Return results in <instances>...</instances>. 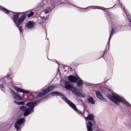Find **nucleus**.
I'll list each match as a JSON object with an SVG mask.
<instances>
[{
	"label": "nucleus",
	"mask_w": 131,
	"mask_h": 131,
	"mask_svg": "<svg viewBox=\"0 0 131 131\" xmlns=\"http://www.w3.org/2000/svg\"><path fill=\"white\" fill-rule=\"evenodd\" d=\"M88 101L91 103V104H94L95 103V101L94 100L93 98L92 97H90L88 99Z\"/></svg>",
	"instance_id": "nucleus-17"
},
{
	"label": "nucleus",
	"mask_w": 131,
	"mask_h": 131,
	"mask_svg": "<svg viewBox=\"0 0 131 131\" xmlns=\"http://www.w3.org/2000/svg\"><path fill=\"white\" fill-rule=\"evenodd\" d=\"M0 88L3 91L4 90V88L2 85H1V86H0Z\"/></svg>",
	"instance_id": "nucleus-27"
},
{
	"label": "nucleus",
	"mask_w": 131,
	"mask_h": 131,
	"mask_svg": "<svg viewBox=\"0 0 131 131\" xmlns=\"http://www.w3.org/2000/svg\"><path fill=\"white\" fill-rule=\"evenodd\" d=\"M34 24L32 22L30 21H28L25 25V26L29 28H32Z\"/></svg>",
	"instance_id": "nucleus-9"
},
{
	"label": "nucleus",
	"mask_w": 131,
	"mask_h": 131,
	"mask_svg": "<svg viewBox=\"0 0 131 131\" xmlns=\"http://www.w3.org/2000/svg\"><path fill=\"white\" fill-rule=\"evenodd\" d=\"M69 79L70 81L75 83L77 80L78 79L74 76L70 75L69 77Z\"/></svg>",
	"instance_id": "nucleus-10"
},
{
	"label": "nucleus",
	"mask_w": 131,
	"mask_h": 131,
	"mask_svg": "<svg viewBox=\"0 0 131 131\" xmlns=\"http://www.w3.org/2000/svg\"><path fill=\"white\" fill-rule=\"evenodd\" d=\"M30 92V91L28 90H23V93H28Z\"/></svg>",
	"instance_id": "nucleus-26"
},
{
	"label": "nucleus",
	"mask_w": 131,
	"mask_h": 131,
	"mask_svg": "<svg viewBox=\"0 0 131 131\" xmlns=\"http://www.w3.org/2000/svg\"><path fill=\"white\" fill-rule=\"evenodd\" d=\"M21 124H18V123H16L15 124V128L17 129V131L19 129L21 128L22 127L21 126Z\"/></svg>",
	"instance_id": "nucleus-13"
},
{
	"label": "nucleus",
	"mask_w": 131,
	"mask_h": 131,
	"mask_svg": "<svg viewBox=\"0 0 131 131\" xmlns=\"http://www.w3.org/2000/svg\"><path fill=\"white\" fill-rule=\"evenodd\" d=\"M3 10L4 11H6V13L7 14H13V13L12 12H10V11H8L5 8H3Z\"/></svg>",
	"instance_id": "nucleus-21"
},
{
	"label": "nucleus",
	"mask_w": 131,
	"mask_h": 131,
	"mask_svg": "<svg viewBox=\"0 0 131 131\" xmlns=\"http://www.w3.org/2000/svg\"><path fill=\"white\" fill-rule=\"evenodd\" d=\"M108 97L110 100L117 104H119L120 103L123 102L122 99L119 96L113 94L108 95Z\"/></svg>",
	"instance_id": "nucleus-3"
},
{
	"label": "nucleus",
	"mask_w": 131,
	"mask_h": 131,
	"mask_svg": "<svg viewBox=\"0 0 131 131\" xmlns=\"http://www.w3.org/2000/svg\"><path fill=\"white\" fill-rule=\"evenodd\" d=\"M82 80H80L78 82L77 84L78 85L81 86L82 85Z\"/></svg>",
	"instance_id": "nucleus-24"
},
{
	"label": "nucleus",
	"mask_w": 131,
	"mask_h": 131,
	"mask_svg": "<svg viewBox=\"0 0 131 131\" xmlns=\"http://www.w3.org/2000/svg\"><path fill=\"white\" fill-rule=\"evenodd\" d=\"M96 94L97 97L98 98L102 101H106L105 100L103 97L100 92H96Z\"/></svg>",
	"instance_id": "nucleus-7"
},
{
	"label": "nucleus",
	"mask_w": 131,
	"mask_h": 131,
	"mask_svg": "<svg viewBox=\"0 0 131 131\" xmlns=\"http://www.w3.org/2000/svg\"><path fill=\"white\" fill-rule=\"evenodd\" d=\"M129 21H130V22L131 23V20H130Z\"/></svg>",
	"instance_id": "nucleus-29"
},
{
	"label": "nucleus",
	"mask_w": 131,
	"mask_h": 131,
	"mask_svg": "<svg viewBox=\"0 0 131 131\" xmlns=\"http://www.w3.org/2000/svg\"><path fill=\"white\" fill-rule=\"evenodd\" d=\"M14 102L15 103L19 105H24L25 104V103L24 102H17L16 101H14Z\"/></svg>",
	"instance_id": "nucleus-20"
},
{
	"label": "nucleus",
	"mask_w": 131,
	"mask_h": 131,
	"mask_svg": "<svg viewBox=\"0 0 131 131\" xmlns=\"http://www.w3.org/2000/svg\"><path fill=\"white\" fill-rule=\"evenodd\" d=\"M11 93L14 98L18 100H21L23 99L20 95L17 94L13 91L11 90Z\"/></svg>",
	"instance_id": "nucleus-6"
},
{
	"label": "nucleus",
	"mask_w": 131,
	"mask_h": 131,
	"mask_svg": "<svg viewBox=\"0 0 131 131\" xmlns=\"http://www.w3.org/2000/svg\"><path fill=\"white\" fill-rule=\"evenodd\" d=\"M54 85L50 86L47 89L44 90H42L40 92H34V93L36 94V95L38 97H40L47 93L49 92L52 90L54 88Z\"/></svg>",
	"instance_id": "nucleus-4"
},
{
	"label": "nucleus",
	"mask_w": 131,
	"mask_h": 131,
	"mask_svg": "<svg viewBox=\"0 0 131 131\" xmlns=\"http://www.w3.org/2000/svg\"><path fill=\"white\" fill-rule=\"evenodd\" d=\"M93 7V9H96V8H97V9H102V10H105L104 8H102V7H97V6H95V7Z\"/></svg>",
	"instance_id": "nucleus-25"
},
{
	"label": "nucleus",
	"mask_w": 131,
	"mask_h": 131,
	"mask_svg": "<svg viewBox=\"0 0 131 131\" xmlns=\"http://www.w3.org/2000/svg\"><path fill=\"white\" fill-rule=\"evenodd\" d=\"M94 116L93 114H90L86 117L88 120H93L94 118Z\"/></svg>",
	"instance_id": "nucleus-14"
},
{
	"label": "nucleus",
	"mask_w": 131,
	"mask_h": 131,
	"mask_svg": "<svg viewBox=\"0 0 131 131\" xmlns=\"http://www.w3.org/2000/svg\"><path fill=\"white\" fill-rule=\"evenodd\" d=\"M87 129L88 131H92V127L93 125L92 123L90 121H88V123H87Z\"/></svg>",
	"instance_id": "nucleus-8"
},
{
	"label": "nucleus",
	"mask_w": 131,
	"mask_h": 131,
	"mask_svg": "<svg viewBox=\"0 0 131 131\" xmlns=\"http://www.w3.org/2000/svg\"><path fill=\"white\" fill-rule=\"evenodd\" d=\"M71 91L74 93L77 96H83V95H79V94L77 92V89L71 87Z\"/></svg>",
	"instance_id": "nucleus-11"
},
{
	"label": "nucleus",
	"mask_w": 131,
	"mask_h": 131,
	"mask_svg": "<svg viewBox=\"0 0 131 131\" xmlns=\"http://www.w3.org/2000/svg\"><path fill=\"white\" fill-rule=\"evenodd\" d=\"M13 87L17 91L23 93V89H22L20 88H18L15 86H13Z\"/></svg>",
	"instance_id": "nucleus-16"
},
{
	"label": "nucleus",
	"mask_w": 131,
	"mask_h": 131,
	"mask_svg": "<svg viewBox=\"0 0 131 131\" xmlns=\"http://www.w3.org/2000/svg\"><path fill=\"white\" fill-rule=\"evenodd\" d=\"M62 97L65 102L74 110L77 111L78 110L74 104L69 101L65 98L63 95H62Z\"/></svg>",
	"instance_id": "nucleus-5"
},
{
	"label": "nucleus",
	"mask_w": 131,
	"mask_h": 131,
	"mask_svg": "<svg viewBox=\"0 0 131 131\" xmlns=\"http://www.w3.org/2000/svg\"><path fill=\"white\" fill-rule=\"evenodd\" d=\"M25 119L23 118H22L18 119L16 122V123L18 124H21L25 122Z\"/></svg>",
	"instance_id": "nucleus-12"
},
{
	"label": "nucleus",
	"mask_w": 131,
	"mask_h": 131,
	"mask_svg": "<svg viewBox=\"0 0 131 131\" xmlns=\"http://www.w3.org/2000/svg\"><path fill=\"white\" fill-rule=\"evenodd\" d=\"M44 12L46 14H47L49 12L47 10H44Z\"/></svg>",
	"instance_id": "nucleus-28"
},
{
	"label": "nucleus",
	"mask_w": 131,
	"mask_h": 131,
	"mask_svg": "<svg viewBox=\"0 0 131 131\" xmlns=\"http://www.w3.org/2000/svg\"><path fill=\"white\" fill-rule=\"evenodd\" d=\"M52 96H54L56 95H58L60 96H62V94L58 92H54L51 93Z\"/></svg>",
	"instance_id": "nucleus-18"
},
{
	"label": "nucleus",
	"mask_w": 131,
	"mask_h": 131,
	"mask_svg": "<svg viewBox=\"0 0 131 131\" xmlns=\"http://www.w3.org/2000/svg\"><path fill=\"white\" fill-rule=\"evenodd\" d=\"M113 32H114V31H113V30L112 29V30L111 31V32H110V36L109 38V39L108 43H109L110 41V40L111 36L113 34Z\"/></svg>",
	"instance_id": "nucleus-22"
},
{
	"label": "nucleus",
	"mask_w": 131,
	"mask_h": 131,
	"mask_svg": "<svg viewBox=\"0 0 131 131\" xmlns=\"http://www.w3.org/2000/svg\"><path fill=\"white\" fill-rule=\"evenodd\" d=\"M19 14L17 13L14 14L13 20L16 25L18 28L20 32H21L23 31V29L21 27H19V25L23 22L25 18V16L23 15L19 19H18Z\"/></svg>",
	"instance_id": "nucleus-2"
},
{
	"label": "nucleus",
	"mask_w": 131,
	"mask_h": 131,
	"mask_svg": "<svg viewBox=\"0 0 131 131\" xmlns=\"http://www.w3.org/2000/svg\"><path fill=\"white\" fill-rule=\"evenodd\" d=\"M34 14V13L32 12H31L29 14H28L27 16L28 17H29L32 16Z\"/></svg>",
	"instance_id": "nucleus-23"
},
{
	"label": "nucleus",
	"mask_w": 131,
	"mask_h": 131,
	"mask_svg": "<svg viewBox=\"0 0 131 131\" xmlns=\"http://www.w3.org/2000/svg\"><path fill=\"white\" fill-rule=\"evenodd\" d=\"M65 88L68 89H71L72 86L70 84H68V82H66L65 84Z\"/></svg>",
	"instance_id": "nucleus-19"
},
{
	"label": "nucleus",
	"mask_w": 131,
	"mask_h": 131,
	"mask_svg": "<svg viewBox=\"0 0 131 131\" xmlns=\"http://www.w3.org/2000/svg\"><path fill=\"white\" fill-rule=\"evenodd\" d=\"M36 105V103L29 102L26 104V105L29 108H26L25 106H21L20 107V109L21 111L25 112L24 114V116H27L33 112L34 107Z\"/></svg>",
	"instance_id": "nucleus-1"
},
{
	"label": "nucleus",
	"mask_w": 131,
	"mask_h": 131,
	"mask_svg": "<svg viewBox=\"0 0 131 131\" xmlns=\"http://www.w3.org/2000/svg\"><path fill=\"white\" fill-rule=\"evenodd\" d=\"M13 87L17 91L23 93V89H22L20 88H18L15 86H13Z\"/></svg>",
	"instance_id": "nucleus-15"
}]
</instances>
